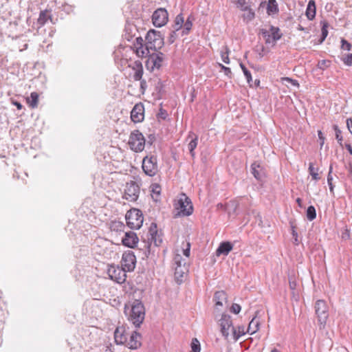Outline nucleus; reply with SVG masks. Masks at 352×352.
Masks as SVG:
<instances>
[{"label": "nucleus", "mask_w": 352, "mask_h": 352, "mask_svg": "<svg viewBox=\"0 0 352 352\" xmlns=\"http://www.w3.org/2000/svg\"><path fill=\"white\" fill-rule=\"evenodd\" d=\"M140 186L134 181L126 184L123 198L129 201H135L139 197Z\"/></svg>", "instance_id": "9"}, {"label": "nucleus", "mask_w": 352, "mask_h": 352, "mask_svg": "<svg viewBox=\"0 0 352 352\" xmlns=\"http://www.w3.org/2000/svg\"><path fill=\"white\" fill-rule=\"evenodd\" d=\"M219 67H221V70L223 71L225 75H226L228 78H232V72L230 67H226L221 63H219Z\"/></svg>", "instance_id": "43"}, {"label": "nucleus", "mask_w": 352, "mask_h": 352, "mask_svg": "<svg viewBox=\"0 0 352 352\" xmlns=\"http://www.w3.org/2000/svg\"><path fill=\"white\" fill-rule=\"evenodd\" d=\"M138 241L137 234L132 231L126 232L122 239V244L130 248H134L138 243Z\"/></svg>", "instance_id": "16"}, {"label": "nucleus", "mask_w": 352, "mask_h": 352, "mask_svg": "<svg viewBox=\"0 0 352 352\" xmlns=\"http://www.w3.org/2000/svg\"><path fill=\"white\" fill-rule=\"evenodd\" d=\"M259 322L253 318L249 323L247 332L251 335L254 334L258 330Z\"/></svg>", "instance_id": "30"}, {"label": "nucleus", "mask_w": 352, "mask_h": 352, "mask_svg": "<svg viewBox=\"0 0 352 352\" xmlns=\"http://www.w3.org/2000/svg\"><path fill=\"white\" fill-rule=\"evenodd\" d=\"M190 346L192 352H200L201 351L200 343L197 338L192 340Z\"/></svg>", "instance_id": "39"}, {"label": "nucleus", "mask_w": 352, "mask_h": 352, "mask_svg": "<svg viewBox=\"0 0 352 352\" xmlns=\"http://www.w3.org/2000/svg\"><path fill=\"white\" fill-rule=\"evenodd\" d=\"M144 107L142 102L135 104L131 111V119L135 122H141L144 120Z\"/></svg>", "instance_id": "15"}, {"label": "nucleus", "mask_w": 352, "mask_h": 352, "mask_svg": "<svg viewBox=\"0 0 352 352\" xmlns=\"http://www.w3.org/2000/svg\"><path fill=\"white\" fill-rule=\"evenodd\" d=\"M52 21V16L47 10L41 11L37 23L40 26H43L48 20Z\"/></svg>", "instance_id": "26"}, {"label": "nucleus", "mask_w": 352, "mask_h": 352, "mask_svg": "<svg viewBox=\"0 0 352 352\" xmlns=\"http://www.w3.org/2000/svg\"><path fill=\"white\" fill-rule=\"evenodd\" d=\"M241 307L239 304L233 303L230 307V311L235 314H239L241 311Z\"/></svg>", "instance_id": "46"}, {"label": "nucleus", "mask_w": 352, "mask_h": 352, "mask_svg": "<svg viewBox=\"0 0 352 352\" xmlns=\"http://www.w3.org/2000/svg\"><path fill=\"white\" fill-rule=\"evenodd\" d=\"M321 24H322V30H321L322 34H321V37L320 39V43H322L327 38V36L328 35L327 28L329 27V23L326 21H321Z\"/></svg>", "instance_id": "32"}, {"label": "nucleus", "mask_w": 352, "mask_h": 352, "mask_svg": "<svg viewBox=\"0 0 352 352\" xmlns=\"http://www.w3.org/2000/svg\"><path fill=\"white\" fill-rule=\"evenodd\" d=\"M13 104L18 109H21L23 107V105L19 102L15 101L13 102Z\"/></svg>", "instance_id": "63"}, {"label": "nucleus", "mask_w": 352, "mask_h": 352, "mask_svg": "<svg viewBox=\"0 0 352 352\" xmlns=\"http://www.w3.org/2000/svg\"><path fill=\"white\" fill-rule=\"evenodd\" d=\"M308 170L313 179L316 181H318L320 179V177L319 176V174L318 173L319 169L318 168H315L312 162L309 163Z\"/></svg>", "instance_id": "31"}, {"label": "nucleus", "mask_w": 352, "mask_h": 352, "mask_svg": "<svg viewBox=\"0 0 352 352\" xmlns=\"http://www.w3.org/2000/svg\"><path fill=\"white\" fill-rule=\"evenodd\" d=\"M184 29L182 30V35H188L192 29V20H186L184 21Z\"/></svg>", "instance_id": "36"}, {"label": "nucleus", "mask_w": 352, "mask_h": 352, "mask_svg": "<svg viewBox=\"0 0 352 352\" xmlns=\"http://www.w3.org/2000/svg\"><path fill=\"white\" fill-rule=\"evenodd\" d=\"M134 46L135 47V48H137L138 47H145L144 44V40L141 36H138L135 38Z\"/></svg>", "instance_id": "50"}, {"label": "nucleus", "mask_w": 352, "mask_h": 352, "mask_svg": "<svg viewBox=\"0 0 352 352\" xmlns=\"http://www.w3.org/2000/svg\"><path fill=\"white\" fill-rule=\"evenodd\" d=\"M229 49L228 47H225V52L221 51V57L223 60L226 64L230 63V58H229Z\"/></svg>", "instance_id": "40"}, {"label": "nucleus", "mask_w": 352, "mask_h": 352, "mask_svg": "<svg viewBox=\"0 0 352 352\" xmlns=\"http://www.w3.org/2000/svg\"><path fill=\"white\" fill-rule=\"evenodd\" d=\"M344 63L346 65H352V54H348L344 58H342Z\"/></svg>", "instance_id": "47"}, {"label": "nucleus", "mask_w": 352, "mask_h": 352, "mask_svg": "<svg viewBox=\"0 0 352 352\" xmlns=\"http://www.w3.org/2000/svg\"><path fill=\"white\" fill-rule=\"evenodd\" d=\"M341 43H342L341 48L342 50H347V51H350L351 50V44L349 43L347 41H346L345 39L342 38L341 40Z\"/></svg>", "instance_id": "44"}, {"label": "nucleus", "mask_w": 352, "mask_h": 352, "mask_svg": "<svg viewBox=\"0 0 352 352\" xmlns=\"http://www.w3.org/2000/svg\"><path fill=\"white\" fill-rule=\"evenodd\" d=\"M142 168L146 175L150 177L155 175L158 171L157 157L153 155L145 156L142 160Z\"/></svg>", "instance_id": "8"}, {"label": "nucleus", "mask_w": 352, "mask_h": 352, "mask_svg": "<svg viewBox=\"0 0 352 352\" xmlns=\"http://www.w3.org/2000/svg\"><path fill=\"white\" fill-rule=\"evenodd\" d=\"M318 138L320 141V148H322L324 143V137L323 136V134L321 131H318Z\"/></svg>", "instance_id": "52"}, {"label": "nucleus", "mask_w": 352, "mask_h": 352, "mask_svg": "<svg viewBox=\"0 0 352 352\" xmlns=\"http://www.w3.org/2000/svg\"><path fill=\"white\" fill-rule=\"evenodd\" d=\"M126 223L131 229H139L142 226L144 217L140 210L133 208L125 216Z\"/></svg>", "instance_id": "6"}, {"label": "nucleus", "mask_w": 352, "mask_h": 352, "mask_svg": "<svg viewBox=\"0 0 352 352\" xmlns=\"http://www.w3.org/2000/svg\"><path fill=\"white\" fill-rule=\"evenodd\" d=\"M346 148L349 151V153L352 155V146L349 144L345 145Z\"/></svg>", "instance_id": "64"}, {"label": "nucleus", "mask_w": 352, "mask_h": 352, "mask_svg": "<svg viewBox=\"0 0 352 352\" xmlns=\"http://www.w3.org/2000/svg\"><path fill=\"white\" fill-rule=\"evenodd\" d=\"M148 142H148V144H153V142L155 141V135H152V134H151V135H150L148 136Z\"/></svg>", "instance_id": "60"}, {"label": "nucleus", "mask_w": 352, "mask_h": 352, "mask_svg": "<svg viewBox=\"0 0 352 352\" xmlns=\"http://www.w3.org/2000/svg\"><path fill=\"white\" fill-rule=\"evenodd\" d=\"M255 218L256 222L258 223V225L261 227H263L262 217L261 214L259 213H257L255 216Z\"/></svg>", "instance_id": "53"}, {"label": "nucleus", "mask_w": 352, "mask_h": 352, "mask_svg": "<svg viewBox=\"0 0 352 352\" xmlns=\"http://www.w3.org/2000/svg\"><path fill=\"white\" fill-rule=\"evenodd\" d=\"M232 244L229 241H224L220 243L219 246L217 249V256L228 255L229 252L232 250Z\"/></svg>", "instance_id": "21"}, {"label": "nucleus", "mask_w": 352, "mask_h": 352, "mask_svg": "<svg viewBox=\"0 0 352 352\" xmlns=\"http://www.w3.org/2000/svg\"><path fill=\"white\" fill-rule=\"evenodd\" d=\"M175 269V278L178 283L182 282V278L184 274L186 272V267L185 265H179L178 267H174Z\"/></svg>", "instance_id": "27"}, {"label": "nucleus", "mask_w": 352, "mask_h": 352, "mask_svg": "<svg viewBox=\"0 0 352 352\" xmlns=\"http://www.w3.org/2000/svg\"><path fill=\"white\" fill-rule=\"evenodd\" d=\"M174 22L183 27V24L184 23V17L183 14L182 13L177 14L175 19Z\"/></svg>", "instance_id": "45"}, {"label": "nucleus", "mask_w": 352, "mask_h": 352, "mask_svg": "<svg viewBox=\"0 0 352 352\" xmlns=\"http://www.w3.org/2000/svg\"><path fill=\"white\" fill-rule=\"evenodd\" d=\"M176 38H177V34H176L175 30H171L170 35L168 36V42L169 43V44L173 43L175 42V41L176 40Z\"/></svg>", "instance_id": "48"}, {"label": "nucleus", "mask_w": 352, "mask_h": 352, "mask_svg": "<svg viewBox=\"0 0 352 352\" xmlns=\"http://www.w3.org/2000/svg\"><path fill=\"white\" fill-rule=\"evenodd\" d=\"M182 260V257L180 254H176L175 256H174V258H173V263L174 262H181Z\"/></svg>", "instance_id": "57"}, {"label": "nucleus", "mask_w": 352, "mask_h": 352, "mask_svg": "<svg viewBox=\"0 0 352 352\" xmlns=\"http://www.w3.org/2000/svg\"><path fill=\"white\" fill-rule=\"evenodd\" d=\"M292 235L294 238L295 243L298 244V234L294 230H292Z\"/></svg>", "instance_id": "62"}, {"label": "nucleus", "mask_w": 352, "mask_h": 352, "mask_svg": "<svg viewBox=\"0 0 352 352\" xmlns=\"http://www.w3.org/2000/svg\"><path fill=\"white\" fill-rule=\"evenodd\" d=\"M147 241L151 242V245L153 243L155 247H159L163 242L162 233L158 232L155 223H152L150 226Z\"/></svg>", "instance_id": "12"}, {"label": "nucleus", "mask_w": 352, "mask_h": 352, "mask_svg": "<svg viewBox=\"0 0 352 352\" xmlns=\"http://www.w3.org/2000/svg\"><path fill=\"white\" fill-rule=\"evenodd\" d=\"M161 187L160 185L155 184L152 186V192L157 195H160Z\"/></svg>", "instance_id": "51"}, {"label": "nucleus", "mask_w": 352, "mask_h": 352, "mask_svg": "<svg viewBox=\"0 0 352 352\" xmlns=\"http://www.w3.org/2000/svg\"><path fill=\"white\" fill-rule=\"evenodd\" d=\"M124 228V225L120 221H113L111 224V230L122 231Z\"/></svg>", "instance_id": "37"}, {"label": "nucleus", "mask_w": 352, "mask_h": 352, "mask_svg": "<svg viewBox=\"0 0 352 352\" xmlns=\"http://www.w3.org/2000/svg\"><path fill=\"white\" fill-rule=\"evenodd\" d=\"M214 300L215 301L216 306H223V302L227 301V294L223 291H217L214 293Z\"/></svg>", "instance_id": "24"}, {"label": "nucleus", "mask_w": 352, "mask_h": 352, "mask_svg": "<svg viewBox=\"0 0 352 352\" xmlns=\"http://www.w3.org/2000/svg\"><path fill=\"white\" fill-rule=\"evenodd\" d=\"M133 69L135 70L133 79L136 81L142 80L143 75V67L142 63L140 60H136L134 62Z\"/></svg>", "instance_id": "23"}, {"label": "nucleus", "mask_w": 352, "mask_h": 352, "mask_svg": "<svg viewBox=\"0 0 352 352\" xmlns=\"http://www.w3.org/2000/svg\"><path fill=\"white\" fill-rule=\"evenodd\" d=\"M138 249L142 252V258H148L151 252H154L152 250L151 242L144 239L139 245Z\"/></svg>", "instance_id": "19"}, {"label": "nucleus", "mask_w": 352, "mask_h": 352, "mask_svg": "<svg viewBox=\"0 0 352 352\" xmlns=\"http://www.w3.org/2000/svg\"><path fill=\"white\" fill-rule=\"evenodd\" d=\"M236 4L238 7H240L241 8L242 10L246 11L249 9V6H245V0H237Z\"/></svg>", "instance_id": "49"}, {"label": "nucleus", "mask_w": 352, "mask_h": 352, "mask_svg": "<svg viewBox=\"0 0 352 352\" xmlns=\"http://www.w3.org/2000/svg\"><path fill=\"white\" fill-rule=\"evenodd\" d=\"M122 270L118 269L119 276L110 274L111 279H114L117 283H121L125 281L126 275V272H133L136 265V256L131 250L125 251L122 256L121 260ZM117 270H114L113 273L116 274Z\"/></svg>", "instance_id": "1"}, {"label": "nucleus", "mask_w": 352, "mask_h": 352, "mask_svg": "<svg viewBox=\"0 0 352 352\" xmlns=\"http://www.w3.org/2000/svg\"><path fill=\"white\" fill-rule=\"evenodd\" d=\"M145 318V308L140 300H134L131 305L129 320L136 327L139 328Z\"/></svg>", "instance_id": "2"}, {"label": "nucleus", "mask_w": 352, "mask_h": 352, "mask_svg": "<svg viewBox=\"0 0 352 352\" xmlns=\"http://www.w3.org/2000/svg\"><path fill=\"white\" fill-rule=\"evenodd\" d=\"M164 60V54L162 52L153 53L148 56L146 61V67L148 69L153 70L155 68L160 69Z\"/></svg>", "instance_id": "13"}, {"label": "nucleus", "mask_w": 352, "mask_h": 352, "mask_svg": "<svg viewBox=\"0 0 352 352\" xmlns=\"http://www.w3.org/2000/svg\"><path fill=\"white\" fill-rule=\"evenodd\" d=\"M188 138H191L190 142L188 144V150L190 151V155L194 157H195V151L194 150L196 148L198 142V136L195 135L193 132L190 131L188 134Z\"/></svg>", "instance_id": "22"}, {"label": "nucleus", "mask_w": 352, "mask_h": 352, "mask_svg": "<svg viewBox=\"0 0 352 352\" xmlns=\"http://www.w3.org/2000/svg\"><path fill=\"white\" fill-rule=\"evenodd\" d=\"M279 12L276 0H268L267 13L268 15L277 14Z\"/></svg>", "instance_id": "28"}, {"label": "nucleus", "mask_w": 352, "mask_h": 352, "mask_svg": "<svg viewBox=\"0 0 352 352\" xmlns=\"http://www.w3.org/2000/svg\"><path fill=\"white\" fill-rule=\"evenodd\" d=\"M232 332L233 334L234 340L236 341L239 339L240 337L245 334V327L239 326L236 329L232 327Z\"/></svg>", "instance_id": "29"}, {"label": "nucleus", "mask_w": 352, "mask_h": 352, "mask_svg": "<svg viewBox=\"0 0 352 352\" xmlns=\"http://www.w3.org/2000/svg\"><path fill=\"white\" fill-rule=\"evenodd\" d=\"M260 34L264 38L265 43L271 45L272 47L276 45L277 41L280 40L283 36L280 28L274 25H270L269 30L261 29Z\"/></svg>", "instance_id": "7"}, {"label": "nucleus", "mask_w": 352, "mask_h": 352, "mask_svg": "<svg viewBox=\"0 0 352 352\" xmlns=\"http://www.w3.org/2000/svg\"><path fill=\"white\" fill-rule=\"evenodd\" d=\"M316 314L318 316V322L320 325L324 326L326 324L329 316L328 308L325 301L318 300L315 305Z\"/></svg>", "instance_id": "10"}, {"label": "nucleus", "mask_w": 352, "mask_h": 352, "mask_svg": "<svg viewBox=\"0 0 352 352\" xmlns=\"http://www.w3.org/2000/svg\"><path fill=\"white\" fill-rule=\"evenodd\" d=\"M115 342L117 344H124L127 342V336L124 328L122 327H117L114 331Z\"/></svg>", "instance_id": "18"}, {"label": "nucleus", "mask_w": 352, "mask_h": 352, "mask_svg": "<svg viewBox=\"0 0 352 352\" xmlns=\"http://www.w3.org/2000/svg\"><path fill=\"white\" fill-rule=\"evenodd\" d=\"M333 171L332 164L330 165L329 170L327 175V184L331 194H334V185L333 184V177L331 175Z\"/></svg>", "instance_id": "33"}, {"label": "nucleus", "mask_w": 352, "mask_h": 352, "mask_svg": "<svg viewBox=\"0 0 352 352\" xmlns=\"http://www.w3.org/2000/svg\"><path fill=\"white\" fill-rule=\"evenodd\" d=\"M251 172L257 180L262 181L265 177V172L263 168L256 162H254L251 165Z\"/></svg>", "instance_id": "20"}, {"label": "nucleus", "mask_w": 352, "mask_h": 352, "mask_svg": "<svg viewBox=\"0 0 352 352\" xmlns=\"http://www.w3.org/2000/svg\"><path fill=\"white\" fill-rule=\"evenodd\" d=\"M240 67L247 79L248 82L250 84L252 80L250 72L245 67V66L243 63H240Z\"/></svg>", "instance_id": "41"}, {"label": "nucleus", "mask_w": 352, "mask_h": 352, "mask_svg": "<svg viewBox=\"0 0 352 352\" xmlns=\"http://www.w3.org/2000/svg\"><path fill=\"white\" fill-rule=\"evenodd\" d=\"M175 208L177 212L175 217L179 216H189L193 212V206L191 200L185 194L180 195L177 203L175 204Z\"/></svg>", "instance_id": "4"}, {"label": "nucleus", "mask_w": 352, "mask_h": 352, "mask_svg": "<svg viewBox=\"0 0 352 352\" xmlns=\"http://www.w3.org/2000/svg\"><path fill=\"white\" fill-rule=\"evenodd\" d=\"M306 215H307V218L309 221H313L314 219H316V211L314 206H310L307 208Z\"/></svg>", "instance_id": "34"}, {"label": "nucleus", "mask_w": 352, "mask_h": 352, "mask_svg": "<svg viewBox=\"0 0 352 352\" xmlns=\"http://www.w3.org/2000/svg\"><path fill=\"white\" fill-rule=\"evenodd\" d=\"M149 51H150V50H146V46L145 47H138L136 48L137 55L139 56H142V57L147 56H148L150 55Z\"/></svg>", "instance_id": "38"}, {"label": "nucleus", "mask_w": 352, "mask_h": 352, "mask_svg": "<svg viewBox=\"0 0 352 352\" xmlns=\"http://www.w3.org/2000/svg\"><path fill=\"white\" fill-rule=\"evenodd\" d=\"M31 100L29 101L30 107L32 108H36L38 106V94L36 92H32L30 94Z\"/></svg>", "instance_id": "35"}, {"label": "nucleus", "mask_w": 352, "mask_h": 352, "mask_svg": "<svg viewBox=\"0 0 352 352\" xmlns=\"http://www.w3.org/2000/svg\"><path fill=\"white\" fill-rule=\"evenodd\" d=\"M146 82L145 80H140V89L144 91L146 88Z\"/></svg>", "instance_id": "56"}, {"label": "nucleus", "mask_w": 352, "mask_h": 352, "mask_svg": "<svg viewBox=\"0 0 352 352\" xmlns=\"http://www.w3.org/2000/svg\"><path fill=\"white\" fill-rule=\"evenodd\" d=\"M158 116L163 118V119H165L166 118V113L165 111H164L163 109H160V113L158 114Z\"/></svg>", "instance_id": "61"}, {"label": "nucleus", "mask_w": 352, "mask_h": 352, "mask_svg": "<svg viewBox=\"0 0 352 352\" xmlns=\"http://www.w3.org/2000/svg\"><path fill=\"white\" fill-rule=\"evenodd\" d=\"M190 245L189 243H188L186 244V248L184 249L183 250V253L186 256H189L190 255Z\"/></svg>", "instance_id": "54"}, {"label": "nucleus", "mask_w": 352, "mask_h": 352, "mask_svg": "<svg viewBox=\"0 0 352 352\" xmlns=\"http://www.w3.org/2000/svg\"><path fill=\"white\" fill-rule=\"evenodd\" d=\"M333 129L336 132V138L338 140V142L340 145H342V136L341 135V133H342L341 131L340 130V129L338 128V126L337 125H333Z\"/></svg>", "instance_id": "42"}, {"label": "nucleus", "mask_w": 352, "mask_h": 352, "mask_svg": "<svg viewBox=\"0 0 352 352\" xmlns=\"http://www.w3.org/2000/svg\"><path fill=\"white\" fill-rule=\"evenodd\" d=\"M248 10H249V13H248L249 19L250 20L253 19L254 18V12L251 10V8L250 7Z\"/></svg>", "instance_id": "58"}, {"label": "nucleus", "mask_w": 352, "mask_h": 352, "mask_svg": "<svg viewBox=\"0 0 352 352\" xmlns=\"http://www.w3.org/2000/svg\"><path fill=\"white\" fill-rule=\"evenodd\" d=\"M346 125L349 131L352 134V118H348L346 120Z\"/></svg>", "instance_id": "55"}, {"label": "nucleus", "mask_w": 352, "mask_h": 352, "mask_svg": "<svg viewBox=\"0 0 352 352\" xmlns=\"http://www.w3.org/2000/svg\"><path fill=\"white\" fill-rule=\"evenodd\" d=\"M168 19V14L165 8H158L152 15L153 23L155 27H162L164 25Z\"/></svg>", "instance_id": "11"}, {"label": "nucleus", "mask_w": 352, "mask_h": 352, "mask_svg": "<svg viewBox=\"0 0 352 352\" xmlns=\"http://www.w3.org/2000/svg\"><path fill=\"white\" fill-rule=\"evenodd\" d=\"M219 325L221 327V332L225 338H228L230 335V329L234 327L231 317L228 314H223L219 320Z\"/></svg>", "instance_id": "14"}, {"label": "nucleus", "mask_w": 352, "mask_h": 352, "mask_svg": "<svg viewBox=\"0 0 352 352\" xmlns=\"http://www.w3.org/2000/svg\"><path fill=\"white\" fill-rule=\"evenodd\" d=\"M316 11V3L314 0H310L306 10V16L309 20H313L315 18Z\"/></svg>", "instance_id": "25"}, {"label": "nucleus", "mask_w": 352, "mask_h": 352, "mask_svg": "<svg viewBox=\"0 0 352 352\" xmlns=\"http://www.w3.org/2000/svg\"><path fill=\"white\" fill-rule=\"evenodd\" d=\"M146 50L157 51L161 49L164 44V36L160 32L155 30H150L145 37Z\"/></svg>", "instance_id": "3"}, {"label": "nucleus", "mask_w": 352, "mask_h": 352, "mask_svg": "<svg viewBox=\"0 0 352 352\" xmlns=\"http://www.w3.org/2000/svg\"><path fill=\"white\" fill-rule=\"evenodd\" d=\"M128 144L133 151L140 153L144 148L146 140L139 130H134L130 134Z\"/></svg>", "instance_id": "5"}, {"label": "nucleus", "mask_w": 352, "mask_h": 352, "mask_svg": "<svg viewBox=\"0 0 352 352\" xmlns=\"http://www.w3.org/2000/svg\"><path fill=\"white\" fill-rule=\"evenodd\" d=\"M182 28V26H180L179 24L174 22V23L173 25V30H175V32H177L179 30H181Z\"/></svg>", "instance_id": "59"}, {"label": "nucleus", "mask_w": 352, "mask_h": 352, "mask_svg": "<svg viewBox=\"0 0 352 352\" xmlns=\"http://www.w3.org/2000/svg\"><path fill=\"white\" fill-rule=\"evenodd\" d=\"M141 338L142 336L140 333L133 331L129 341L126 342V346L130 349H137L141 346Z\"/></svg>", "instance_id": "17"}]
</instances>
